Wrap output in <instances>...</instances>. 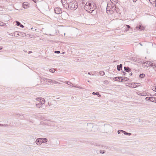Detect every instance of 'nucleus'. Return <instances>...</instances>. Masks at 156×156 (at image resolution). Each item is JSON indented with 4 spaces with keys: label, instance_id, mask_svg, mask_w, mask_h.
I'll return each instance as SVG.
<instances>
[{
    "label": "nucleus",
    "instance_id": "15",
    "mask_svg": "<svg viewBox=\"0 0 156 156\" xmlns=\"http://www.w3.org/2000/svg\"><path fill=\"white\" fill-rule=\"evenodd\" d=\"M122 78V77L121 76H118V77H115L113 78V80L115 81H118V82H120V80L121 79V78Z\"/></svg>",
    "mask_w": 156,
    "mask_h": 156
},
{
    "label": "nucleus",
    "instance_id": "27",
    "mask_svg": "<svg viewBox=\"0 0 156 156\" xmlns=\"http://www.w3.org/2000/svg\"><path fill=\"white\" fill-rule=\"evenodd\" d=\"M95 72H88V74L91 75H94L95 74Z\"/></svg>",
    "mask_w": 156,
    "mask_h": 156
},
{
    "label": "nucleus",
    "instance_id": "18",
    "mask_svg": "<svg viewBox=\"0 0 156 156\" xmlns=\"http://www.w3.org/2000/svg\"><path fill=\"white\" fill-rule=\"evenodd\" d=\"M43 105L41 104V103L39 102L38 104H36V106L37 108H43V106H42Z\"/></svg>",
    "mask_w": 156,
    "mask_h": 156
},
{
    "label": "nucleus",
    "instance_id": "11",
    "mask_svg": "<svg viewBox=\"0 0 156 156\" xmlns=\"http://www.w3.org/2000/svg\"><path fill=\"white\" fill-rule=\"evenodd\" d=\"M113 6V5H111V4H107V11H106L107 13H108V11H109L110 10H110V9H111L112 10V7Z\"/></svg>",
    "mask_w": 156,
    "mask_h": 156
},
{
    "label": "nucleus",
    "instance_id": "8",
    "mask_svg": "<svg viewBox=\"0 0 156 156\" xmlns=\"http://www.w3.org/2000/svg\"><path fill=\"white\" fill-rule=\"evenodd\" d=\"M87 2L86 3V4L84 6V9L88 13L90 12V9L89 7L88 6V4H87Z\"/></svg>",
    "mask_w": 156,
    "mask_h": 156
},
{
    "label": "nucleus",
    "instance_id": "64",
    "mask_svg": "<svg viewBox=\"0 0 156 156\" xmlns=\"http://www.w3.org/2000/svg\"><path fill=\"white\" fill-rule=\"evenodd\" d=\"M64 53V52H63L62 53V54H63Z\"/></svg>",
    "mask_w": 156,
    "mask_h": 156
},
{
    "label": "nucleus",
    "instance_id": "25",
    "mask_svg": "<svg viewBox=\"0 0 156 156\" xmlns=\"http://www.w3.org/2000/svg\"><path fill=\"white\" fill-rule=\"evenodd\" d=\"M150 66L153 67L154 68H156V65L155 64L151 62V63L150 64Z\"/></svg>",
    "mask_w": 156,
    "mask_h": 156
},
{
    "label": "nucleus",
    "instance_id": "52",
    "mask_svg": "<svg viewBox=\"0 0 156 156\" xmlns=\"http://www.w3.org/2000/svg\"><path fill=\"white\" fill-rule=\"evenodd\" d=\"M133 75V73H130L129 74V76H132V75Z\"/></svg>",
    "mask_w": 156,
    "mask_h": 156
},
{
    "label": "nucleus",
    "instance_id": "26",
    "mask_svg": "<svg viewBox=\"0 0 156 156\" xmlns=\"http://www.w3.org/2000/svg\"><path fill=\"white\" fill-rule=\"evenodd\" d=\"M126 28L125 30V31H126V32L128 31L129 30V28H130V26L129 25H126Z\"/></svg>",
    "mask_w": 156,
    "mask_h": 156
},
{
    "label": "nucleus",
    "instance_id": "34",
    "mask_svg": "<svg viewBox=\"0 0 156 156\" xmlns=\"http://www.w3.org/2000/svg\"><path fill=\"white\" fill-rule=\"evenodd\" d=\"M18 31H16L15 32L14 34H15V36H18L20 35V34L18 33Z\"/></svg>",
    "mask_w": 156,
    "mask_h": 156
},
{
    "label": "nucleus",
    "instance_id": "24",
    "mask_svg": "<svg viewBox=\"0 0 156 156\" xmlns=\"http://www.w3.org/2000/svg\"><path fill=\"white\" fill-rule=\"evenodd\" d=\"M113 6L112 7V10L114 11L115 10H116V6L115 5L116 4H113Z\"/></svg>",
    "mask_w": 156,
    "mask_h": 156
},
{
    "label": "nucleus",
    "instance_id": "45",
    "mask_svg": "<svg viewBox=\"0 0 156 156\" xmlns=\"http://www.w3.org/2000/svg\"><path fill=\"white\" fill-rule=\"evenodd\" d=\"M140 95L141 96H146V95L144 93H143L140 94Z\"/></svg>",
    "mask_w": 156,
    "mask_h": 156
},
{
    "label": "nucleus",
    "instance_id": "6",
    "mask_svg": "<svg viewBox=\"0 0 156 156\" xmlns=\"http://www.w3.org/2000/svg\"><path fill=\"white\" fill-rule=\"evenodd\" d=\"M136 28V30H144L145 29L144 27L142 26L141 24L137 25Z\"/></svg>",
    "mask_w": 156,
    "mask_h": 156
},
{
    "label": "nucleus",
    "instance_id": "51",
    "mask_svg": "<svg viewBox=\"0 0 156 156\" xmlns=\"http://www.w3.org/2000/svg\"><path fill=\"white\" fill-rule=\"evenodd\" d=\"M105 146L101 145V147L102 148L104 149L105 148Z\"/></svg>",
    "mask_w": 156,
    "mask_h": 156
},
{
    "label": "nucleus",
    "instance_id": "63",
    "mask_svg": "<svg viewBox=\"0 0 156 156\" xmlns=\"http://www.w3.org/2000/svg\"><path fill=\"white\" fill-rule=\"evenodd\" d=\"M108 126V127H110V126Z\"/></svg>",
    "mask_w": 156,
    "mask_h": 156
},
{
    "label": "nucleus",
    "instance_id": "59",
    "mask_svg": "<svg viewBox=\"0 0 156 156\" xmlns=\"http://www.w3.org/2000/svg\"><path fill=\"white\" fill-rule=\"evenodd\" d=\"M2 23H2V22H1L0 23V25H2Z\"/></svg>",
    "mask_w": 156,
    "mask_h": 156
},
{
    "label": "nucleus",
    "instance_id": "21",
    "mask_svg": "<svg viewBox=\"0 0 156 156\" xmlns=\"http://www.w3.org/2000/svg\"><path fill=\"white\" fill-rule=\"evenodd\" d=\"M122 132L123 133H124L125 135H127L128 136H130L131 135V133H128L126 131H125L123 130V131H122Z\"/></svg>",
    "mask_w": 156,
    "mask_h": 156
},
{
    "label": "nucleus",
    "instance_id": "41",
    "mask_svg": "<svg viewBox=\"0 0 156 156\" xmlns=\"http://www.w3.org/2000/svg\"><path fill=\"white\" fill-rule=\"evenodd\" d=\"M122 76H127V74L125 73V72L123 71V72H122Z\"/></svg>",
    "mask_w": 156,
    "mask_h": 156
},
{
    "label": "nucleus",
    "instance_id": "29",
    "mask_svg": "<svg viewBox=\"0 0 156 156\" xmlns=\"http://www.w3.org/2000/svg\"><path fill=\"white\" fill-rule=\"evenodd\" d=\"M151 98H153V99L151 100V101L156 103V98L151 97Z\"/></svg>",
    "mask_w": 156,
    "mask_h": 156
},
{
    "label": "nucleus",
    "instance_id": "30",
    "mask_svg": "<svg viewBox=\"0 0 156 156\" xmlns=\"http://www.w3.org/2000/svg\"><path fill=\"white\" fill-rule=\"evenodd\" d=\"M145 77V74L144 73L140 74L139 75V77L143 78Z\"/></svg>",
    "mask_w": 156,
    "mask_h": 156
},
{
    "label": "nucleus",
    "instance_id": "17",
    "mask_svg": "<svg viewBox=\"0 0 156 156\" xmlns=\"http://www.w3.org/2000/svg\"><path fill=\"white\" fill-rule=\"evenodd\" d=\"M37 99H40V102L41 103V104L43 105L44 103L45 100L44 98H37Z\"/></svg>",
    "mask_w": 156,
    "mask_h": 156
},
{
    "label": "nucleus",
    "instance_id": "35",
    "mask_svg": "<svg viewBox=\"0 0 156 156\" xmlns=\"http://www.w3.org/2000/svg\"><path fill=\"white\" fill-rule=\"evenodd\" d=\"M66 83L67 84H68V85L73 86V84L69 81L66 82Z\"/></svg>",
    "mask_w": 156,
    "mask_h": 156
},
{
    "label": "nucleus",
    "instance_id": "38",
    "mask_svg": "<svg viewBox=\"0 0 156 156\" xmlns=\"http://www.w3.org/2000/svg\"><path fill=\"white\" fill-rule=\"evenodd\" d=\"M17 115H19L20 116H21V115H23L19 114H13L12 115V116H17Z\"/></svg>",
    "mask_w": 156,
    "mask_h": 156
},
{
    "label": "nucleus",
    "instance_id": "23",
    "mask_svg": "<svg viewBox=\"0 0 156 156\" xmlns=\"http://www.w3.org/2000/svg\"><path fill=\"white\" fill-rule=\"evenodd\" d=\"M112 4H116L117 3L118 0H110Z\"/></svg>",
    "mask_w": 156,
    "mask_h": 156
},
{
    "label": "nucleus",
    "instance_id": "14",
    "mask_svg": "<svg viewBox=\"0 0 156 156\" xmlns=\"http://www.w3.org/2000/svg\"><path fill=\"white\" fill-rule=\"evenodd\" d=\"M36 144L37 145H41L42 144L41 140V138H37L36 140Z\"/></svg>",
    "mask_w": 156,
    "mask_h": 156
},
{
    "label": "nucleus",
    "instance_id": "5",
    "mask_svg": "<svg viewBox=\"0 0 156 156\" xmlns=\"http://www.w3.org/2000/svg\"><path fill=\"white\" fill-rule=\"evenodd\" d=\"M136 84H137V83H128V85L127 86L130 87L135 88L137 87V86L136 85Z\"/></svg>",
    "mask_w": 156,
    "mask_h": 156
},
{
    "label": "nucleus",
    "instance_id": "33",
    "mask_svg": "<svg viewBox=\"0 0 156 156\" xmlns=\"http://www.w3.org/2000/svg\"><path fill=\"white\" fill-rule=\"evenodd\" d=\"M108 83L109 82L107 80H106L103 82V83L106 85L108 84Z\"/></svg>",
    "mask_w": 156,
    "mask_h": 156
},
{
    "label": "nucleus",
    "instance_id": "16",
    "mask_svg": "<svg viewBox=\"0 0 156 156\" xmlns=\"http://www.w3.org/2000/svg\"><path fill=\"white\" fill-rule=\"evenodd\" d=\"M124 69L125 71L128 73L130 72L131 71V69L129 67H124Z\"/></svg>",
    "mask_w": 156,
    "mask_h": 156
},
{
    "label": "nucleus",
    "instance_id": "19",
    "mask_svg": "<svg viewBox=\"0 0 156 156\" xmlns=\"http://www.w3.org/2000/svg\"><path fill=\"white\" fill-rule=\"evenodd\" d=\"M122 64H120L119 65H118L117 66V69L119 71H120L122 70Z\"/></svg>",
    "mask_w": 156,
    "mask_h": 156
},
{
    "label": "nucleus",
    "instance_id": "37",
    "mask_svg": "<svg viewBox=\"0 0 156 156\" xmlns=\"http://www.w3.org/2000/svg\"><path fill=\"white\" fill-rule=\"evenodd\" d=\"M16 25L17 26H19L20 24H21V23L20 22L18 21H16Z\"/></svg>",
    "mask_w": 156,
    "mask_h": 156
},
{
    "label": "nucleus",
    "instance_id": "48",
    "mask_svg": "<svg viewBox=\"0 0 156 156\" xmlns=\"http://www.w3.org/2000/svg\"><path fill=\"white\" fill-rule=\"evenodd\" d=\"M115 11L117 12H118L119 11V8L117 7H116V10H115Z\"/></svg>",
    "mask_w": 156,
    "mask_h": 156
},
{
    "label": "nucleus",
    "instance_id": "47",
    "mask_svg": "<svg viewBox=\"0 0 156 156\" xmlns=\"http://www.w3.org/2000/svg\"><path fill=\"white\" fill-rule=\"evenodd\" d=\"M19 26L21 27V28H23L24 27V26H23L22 24L21 23V24Z\"/></svg>",
    "mask_w": 156,
    "mask_h": 156
},
{
    "label": "nucleus",
    "instance_id": "31",
    "mask_svg": "<svg viewBox=\"0 0 156 156\" xmlns=\"http://www.w3.org/2000/svg\"><path fill=\"white\" fill-rule=\"evenodd\" d=\"M99 73L100 74V75L102 76H103L105 74L104 72L103 71H100Z\"/></svg>",
    "mask_w": 156,
    "mask_h": 156
},
{
    "label": "nucleus",
    "instance_id": "54",
    "mask_svg": "<svg viewBox=\"0 0 156 156\" xmlns=\"http://www.w3.org/2000/svg\"><path fill=\"white\" fill-rule=\"evenodd\" d=\"M12 36H15V34H14V33L12 34Z\"/></svg>",
    "mask_w": 156,
    "mask_h": 156
},
{
    "label": "nucleus",
    "instance_id": "62",
    "mask_svg": "<svg viewBox=\"0 0 156 156\" xmlns=\"http://www.w3.org/2000/svg\"><path fill=\"white\" fill-rule=\"evenodd\" d=\"M155 96H156V94H155Z\"/></svg>",
    "mask_w": 156,
    "mask_h": 156
},
{
    "label": "nucleus",
    "instance_id": "2",
    "mask_svg": "<svg viewBox=\"0 0 156 156\" xmlns=\"http://www.w3.org/2000/svg\"><path fill=\"white\" fill-rule=\"evenodd\" d=\"M71 1H73V0H61V2L62 4V5L64 7L67 8V7H66V5L70 4L71 3Z\"/></svg>",
    "mask_w": 156,
    "mask_h": 156
},
{
    "label": "nucleus",
    "instance_id": "49",
    "mask_svg": "<svg viewBox=\"0 0 156 156\" xmlns=\"http://www.w3.org/2000/svg\"><path fill=\"white\" fill-rule=\"evenodd\" d=\"M97 95H98V97L100 98L101 97V95L100 94H99V93L98 92V93Z\"/></svg>",
    "mask_w": 156,
    "mask_h": 156
},
{
    "label": "nucleus",
    "instance_id": "4",
    "mask_svg": "<svg viewBox=\"0 0 156 156\" xmlns=\"http://www.w3.org/2000/svg\"><path fill=\"white\" fill-rule=\"evenodd\" d=\"M55 12L57 14H60L62 12V10L59 7H56L54 9Z\"/></svg>",
    "mask_w": 156,
    "mask_h": 156
},
{
    "label": "nucleus",
    "instance_id": "36",
    "mask_svg": "<svg viewBox=\"0 0 156 156\" xmlns=\"http://www.w3.org/2000/svg\"><path fill=\"white\" fill-rule=\"evenodd\" d=\"M151 63V62L150 61H149L146 62L144 63L146 64H147L148 65H149V66H150V63Z\"/></svg>",
    "mask_w": 156,
    "mask_h": 156
},
{
    "label": "nucleus",
    "instance_id": "13",
    "mask_svg": "<svg viewBox=\"0 0 156 156\" xmlns=\"http://www.w3.org/2000/svg\"><path fill=\"white\" fill-rule=\"evenodd\" d=\"M41 82L43 83L44 82L45 83V81L47 82V79L45 78H41L39 76Z\"/></svg>",
    "mask_w": 156,
    "mask_h": 156
},
{
    "label": "nucleus",
    "instance_id": "42",
    "mask_svg": "<svg viewBox=\"0 0 156 156\" xmlns=\"http://www.w3.org/2000/svg\"><path fill=\"white\" fill-rule=\"evenodd\" d=\"M20 36H24V35H26L24 33H20Z\"/></svg>",
    "mask_w": 156,
    "mask_h": 156
},
{
    "label": "nucleus",
    "instance_id": "22",
    "mask_svg": "<svg viewBox=\"0 0 156 156\" xmlns=\"http://www.w3.org/2000/svg\"><path fill=\"white\" fill-rule=\"evenodd\" d=\"M47 82L49 83H51V82H53V83H56V81H53L52 80L50 79H47Z\"/></svg>",
    "mask_w": 156,
    "mask_h": 156
},
{
    "label": "nucleus",
    "instance_id": "39",
    "mask_svg": "<svg viewBox=\"0 0 156 156\" xmlns=\"http://www.w3.org/2000/svg\"><path fill=\"white\" fill-rule=\"evenodd\" d=\"M105 151H104V150H101L100 151V153L103 154H104L105 153Z\"/></svg>",
    "mask_w": 156,
    "mask_h": 156
},
{
    "label": "nucleus",
    "instance_id": "57",
    "mask_svg": "<svg viewBox=\"0 0 156 156\" xmlns=\"http://www.w3.org/2000/svg\"><path fill=\"white\" fill-rule=\"evenodd\" d=\"M36 100H37V101H40V99H37V98H36Z\"/></svg>",
    "mask_w": 156,
    "mask_h": 156
},
{
    "label": "nucleus",
    "instance_id": "50",
    "mask_svg": "<svg viewBox=\"0 0 156 156\" xmlns=\"http://www.w3.org/2000/svg\"><path fill=\"white\" fill-rule=\"evenodd\" d=\"M153 89L155 90H154L156 92V87H153Z\"/></svg>",
    "mask_w": 156,
    "mask_h": 156
},
{
    "label": "nucleus",
    "instance_id": "58",
    "mask_svg": "<svg viewBox=\"0 0 156 156\" xmlns=\"http://www.w3.org/2000/svg\"><path fill=\"white\" fill-rule=\"evenodd\" d=\"M147 95V96H152L151 94H149V95Z\"/></svg>",
    "mask_w": 156,
    "mask_h": 156
},
{
    "label": "nucleus",
    "instance_id": "10",
    "mask_svg": "<svg viewBox=\"0 0 156 156\" xmlns=\"http://www.w3.org/2000/svg\"><path fill=\"white\" fill-rule=\"evenodd\" d=\"M48 7V5L46 4L42 5H41V8L42 10H47Z\"/></svg>",
    "mask_w": 156,
    "mask_h": 156
},
{
    "label": "nucleus",
    "instance_id": "55",
    "mask_svg": "<svg viewBox=\"0 0 156 156\" xmlns=\"http://www.w3.org/2000/svg\"><path fill=\"white\" fill-rule=\"evenodd\" d=\"M133 0V2H135L137 1V0Z\"/></svg>",
    "mask_w": 156,
    "mask_h": 156
},
{
    "label": "nucleus",
    "instance_id": "46",
    "mask_svg": "<svg viewBox=\"0 0 156 156\" xmlns=\"http://www.w3.org/2000/svg\"><path fill=\"white\" fill-rule=\"evenodd\" d=\"M98 93V92H93L92 93V94L94 95H97Z\"/></svg>",
    "mask_w": 156,
    "mask_h": 156
},
{
    "label": "nucleus",
    "instance_id": "28",
    "mask_svg": "<svg viewBox=\"0 0 156 156\" xmlns=\"http://www.w3.org/2000/svg\"><path fill=\"white\" fill-rule=\"evenodd\" d=\"M151 99H153V98H151V97H147L145 98V100L146 101H151Z\"/></svg>",
    "mask_w": 156,
    "mask_h": 156
},
{
    "label": "nucleus",
    "instance_id": "32",
    "mask_svg": "<svg viewBox=\"0 0 156 156\" xmlns=\"http://www.w3.org/2000/svg\"><path fill=\"white\" fill-rule=\"evenodd\" d=\"M0 126H4L7 127V126H8L9 125H8L7 124H0Z\"/></svg>",
    "mask_w": 156,
    "mask_h": 156
},
{
    "label": "nucleus",
    "instance_id": "9",
    "mask_svg": "<svg viewBox=\"0 0 156 156\" xmlns=\"http://www.w3.org/2000/svg\"><path fill=\"white\" fill-rule=\"evenodd\" d=\"M23 7L24 9H27L29 7V4L27 2H24L22 4Z\"/></svg>",
    "mask_w": 156,
    "mask_h": 156
},
{
    "label": "nucleus",
    "instance_id": "44",
    "mask_svg": "<svg viewBox=\"0 0 156 156\" xmlns=\"http://www.w3.org/2000/svg\"><path fill=\"white\" fill-rule=\"evenodd\" d=\"M122 131H123V130H118L117 131V133L118 134H120L121 133V132H122Z\"/></svg>",
    "mask_w": 156,
    "mask_h": 156
},
{
    "label": "nucleus",
    "instance_id": "53",
    "mask_svg": "<svg viewBox=\"0 0 156 156\" xmlns=\"http://www.w3.org/2000/svg\"><path fill=\"white\" fill-rule=\"evenodd\" d=\"M32 53V52L31 51H29L28 52V54L31 53Z\"/></svg>",
    "mask_w": 156,
    "mask_h": 156
},
{
    "label": "nucleus",
    "instance_id": "20",
    "mask_svg": "<svg viewBox=\"0 0 156 156\" xmlns=\"http://www.w3.org/2000/svg\"><path fill=\"white\" fill-rule=\"evenodd\" d=\"M42 143H45L48 141V139L46 138H41Z\"/></svg>",
    "mask_w": 156,
    "mask_h": 156
},
{
    "label": "nucleus",
    "instance_id": "12",
    "mask_svg": "<svg viewBox=\"0 0 156 156\" xmlns=\"http://www.w3.org/2000/svg\"><path fill=\"white\" fill-rule=\"evenodd\" d=\"M122 78L120 79V82L126 81L129 80V79L126 77L122 76Z\"/></svg>",
    "mask_w": 156,
    "mask_h": 156
},
{
    "label": "nucleus",
    "instance_id": "43",
    "mask_svg": "<svg viewBox=\"0 0 156 156\" xmlns=\"http://www.w3.org/2000/svg\"><path fill=\"white\" fill-rule=\"evenodd\" d=\"M54 52L55 53L59 54L60 53V51H55Z\"/></svg>",
    "mask_w": 156,
    "mask_h": 156
},
{
    "label": "nucleus",
    "instance_id": "1",
    "mask_svg": "<svg viewBox=\"0 0 156 156\" xmlns=\"http://www.w3.org/2000/svg\"><path fill=\"white\" fill-rule=\"evenodd\" d=\"M66 6L70 9L74 10L78 7L77 3L75 0H73V1H71V3L69 4V5H66Z\"/></svg>",
    "mask_w": 156,
    "mask_h": 156
},
{
    "label": "nucleus",
    "instance_id": "60",
    "mask_svg": "<svg viewBox=\"0 0 156 156\" xmlns=\"http://www.w3.org/2000/svg\"><path fill=\"white\" fill-rule=\"evenodd\" d=\"M155 6L156 7V1H155Z\"/></svg>",
    "mask_w": 156,
    "mask_h": 156
},
{
    "label": "nucleus",
    "instance_id": "7",
    "mask_svg": "<svg viewBox=\"0 0 156 156\" xmlns=\"http://www.w3.org/2000/svg\"><path fill=\"white\" fill-rule=\"evenodd\" d=\"M97 10L95 8V9H93V10L90 11V12H89V13H91L92 15H94L97 14Z\"/></svg>",
    "mask_w": 156,
    "mask_h": 156
},
{
    "label": "nucleus",
    "instance_id": "61",
    "mask_svg": "<svg viewBox=\"0 0 156 156\" xmlns=\"http://www.w3.org/2000/svg\"><path fill=\"white\" fill-rule=\"evenodd\" d=\"M140 44L141 46H142V44H140Z\"/></svg>",
    "mask_w": 156,
    "mask_h": 156
},
{
    "label": "nucleus",
    "instance_id": "56",
    "mask_svg": "<svg viewBox=\"0 0 156 156\" xmlns=\"http://www.w3.org/2000/svg\"><path fill=\"white\" fill-rule=\"evenodd\" d=\"M3 47H0V50H1L2 49Z\"/></svg>",
    "mask_w": 156,
    "mask_h": 156
},
{
    "label": "nucleus",
    "instance_id": "40",
    "mask_svg": "<svg viewBox=\"0 0 156 156\" xmlns=\"http://www.w3.org/2000/svg\"><path fill=\"white\" fill-rule=\"evenodd\" d=\"M49 71L50 72H51L52 73H53L55 72L54 69H51L49 70Z\"/></svg>",
    "mask_w": 156,
    "mask_h": 156
},
{
    "label": "nucleus",
    "instance_id": "3",
    "mask_svg": "<svg viewBox=\"0 0 156 156\" xmlns=\"http://www.w3.org/2000/svg\"><path fill=\"white\" fill-rule=\"evenodd\" d=\"M87 4L88 5L90 11H91V10H93V9H95L96 8V4L94 3L93 1L91 2V3L87 2Z\"/></svg>",
    "mask_w": 156,
    "mask_h": 156
}]
</instances>
